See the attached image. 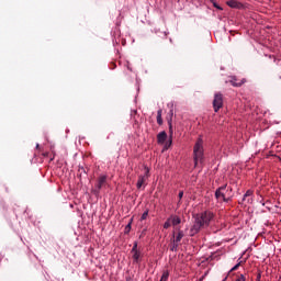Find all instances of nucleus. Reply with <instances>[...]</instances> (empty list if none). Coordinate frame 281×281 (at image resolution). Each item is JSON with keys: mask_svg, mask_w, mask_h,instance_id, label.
<instances>
[{"mask_svg": "<svg viewBox=\"0 0 281 281\" xmlns=\"http://www.w3.org/2000/svg\"><path fill=\"white\" fill-rule=\"evenodd\" d=\"M212 221H214V213L211 211H204L193 215V225L190 229V236H195V234H199L203 227H210Z\"/></svg>", "mask_w": 281, "mask_h": 281, "instance_id": "f257e3e1", "label": "nucleus"}, {"mask_svg": "<svg viewBox=\"0 0 281 281\" xmlns=\"http://www.w3.org/2000/svg\"><path fill=\"white\" fill-rule=\"evenodd\" d=\"M232 192H234V189L227 184H224L216 189L215 199L217 201H223L224 203H229L234 196Z\"/></svg>", "mask_w": 281, "mask_h": 281, "instance_id": "f03ea898", "label": "nucleus"}, {"mask_svg": "<svg viewBox=\"0 0 281 281\" xmlns=\"http://www.w3.org/2000/svg\"><path fill=\"white\" fill-rule=\"evenodd\" d=\"M194 166H199L203 161V139L199 138L193 147Z\"/></svg>", "mask_w": 281, "mask_h": 281, "instance_id": "7ed1b4c3", "label": "nucleus"}, {"mask_svg": "<svg viewBox=\"0 0 281 281\" xmlns=\"http://www.w3.org/2000/svg\"><path fill=\"white\" fill-rule=\"evenodd\" d=\"M213 109L215 113H218V110L223 109V94L216 93L213 100Z\"/></svg>", "mask_w": 281, "mask_h": 281, "instance_id": "20e7f679", "label": "nucleus"}, {"mask_svg": "<svg viewBox=\"0 0 281 281\" xmlns=\"http://www.w3.org/2000/svg\"><path fill=\"white\" fill-rule=\"evenodd\" d=\"M106 186V176H100L97 182V189L94 190V194H100L102 188Z\"/></svg>", "mask_w": 281, "mask_h": 281, "instance_id": "39448f33", "label": "nucleus"}, {"mask_svg": "<svg viewBox=\"0 0 281 281\" xmlns=\"http://www.w3.org/2000/svg\"><path fill=\"white\" fill-rule=\"evenodd\" d=\"M228 82L232 85V87H243L247 82L246 79H237L236 77H231Z\"/></svg>", "mask_w": 281, "mask_h": 281, "instance_id": "423d86ee", "label": "nucleus"}, {"mask_svg": "<svg viewBox=\"0 0 281 281\" xmlns=\"http://www.w3.org/2000/svg\"><path fill=\"white\" fill-rule=\"evenodd\" d=\"M149 172H150V170L146 169L145 175L138 177V181L136 183V188L138 190L142 189V186H144V183H146V179H148Z\"/></svg>", "mask_w": 281, "mask_h": 281, "instance_id": "0eeeda50", "label": "nucleus"}, {"mask_svg": "<svg viewBox=\"0 0 281 281\" xmlns=\"http://www.w3.org/2000/svg\"><path fill=\"white\" fill-rule=\"evenodd\" d=\"M184 236H186V234L183 233V231L178 228V234H177V236H175V234H173V239L172 240L180 244Z\"/></svg>", "mask_w": 281, "mask_h": 281, "instance_id": "6e6552de", "label": "nucleus"}, {"mask_svg": "<svg viewBox=\"0 0 281 281\" xmlns=\"http://www.w3.org/2000/svg\"><path fill=\"white\" fill-rule=\"evenodd\" d=\"M166 139H168V134L166 132H160L157 135V142L158 144H164L166 142Z\"/></svg>", "mask_w": 281, "mask_h": 281, "instance_id": "1a4fd4ad", "label": "nucleus"}, {"mask_svg": "<svg viewBox=\"0 0 281 281\" xmlns=\"http://www.w3.org/2000/svg\"><path fill=\"white\" fill-rule=\"evenodd\" d=\"M169 220L171 221V225H173V227H177V225H181V217L173 215L170 216Z\"/></svg>", "mask_w": 281, "mask_h": 281, "instance_id": "9d476101", "label": "nucleus"}, {"mask_svg": "<svg viewBox=\"0 0 281 281\" xmlns=\"http://www.w3.org/2000/svg\"><path fill=\"white\" fill-rule=\"evenodd\" d=\"M134 263L139 265V262H142V252L137 251V252H133L132 256Z\"/></svg>", "mask_w": 281, "mask_h": 281, "instance_id": "9b49d317", "label": "nucleus"}, {"mask_svg": "<svg viewBox=\"0 0 281 281\" xmlns=\"http://www.w3.org/2000/svg\"><path fill=\"white\" fill-rule=\"evenodd\" d=\"M172 111H170V116L168 117L167 122H168V126H169V135L170 137H172L173 131H172Z\"/></svg>", "mask_w": 281, "mask_h": 281, "instance_id": "f8f14e48", "label": "nucleus"}, {"mask_svg": "<svg viewBox=\"0 0 281 281\" xmlns=\"http://www.w3.org/2000/svg\"><path fill=\"white\" fill-rule=\"evenodd\" d=\"M227 5L229 7V8H240V3L238 2V1H236V0H228L227 2Z\"/></svg>", "mask_w": 281, "mask_h": 281, "instance_id": "ddd939ff", "label": "nucleus"}, {"mask_svg": "<svg viewBox=\"0 0 281 281\" xmlns=\"http://www.w3.org/2000/svg\"><path fill=\"white\" fill-rule=\"evenodd\" d=\"M170 251H179V241H175V239H171Z\"/></svg>", "mask_w": 281, "mask_h": 281, "instance_id": "4468645a", "label": "nucleus"}, {"mask_svg": "<svg viewBox=\"0 0 281 281\" xmlns=\"http://www.w3.org/2000/svg\"><path fill=\"white\" fill-rule=\"evenodd\" d=\"M161 113H162V110L157 111V124H159V126L164 124V119H161Z\"/></svg>", "mask_w": 281, "mask_h": 281, "instance_id": "2eb2a0df", "label": "nucleus"}, {"mask_svg": "<svg viewBox=\"0 0 281 281\" xmlns=\"http://www.w3.org/2000/svg\"><path fill=\"white\" fill-rule=\"evenodd\" d=\"M168 278H170V273L165 271L160 278V281H168Z\"/></svg>", "mask_w": 281, "mask_h": 281, "instance_id": "dca6fc26", "label": "nucleus"}, {"mask_svg": "<svg viewBox=\"0 0 281 281\" xmlns=\"http://www.w3.org/2000/svg\"><path fill=\"white\" fill-rule=\"evenodd\" d=\"M171 225H172V222H171V220H170V217H169V218L165 222V224H164V229H169Z\"/></svg>", "mask_w": 281, "mask_h": 281, "instance_id": "f3484780", "label": "nucleus"}, {"mask_svg": "<svg viewBox=\"0 0 281 281\" xmlns=\"http://www.w3.org/2000/svg\"><path fill=\"white\" fill-rule=\"evenodd\" d=\"M254 194V191L247 190L246 193L244 194L243 201L247 200V196H251Z\"/></svg>", "mask_w": 281, "mask_h": 281, "instance_id": "a211bd4d", "label": "nucleus"}, {"mask_svg": "<svg viewBox=\"0 0 281 281\" xmlns=\"http://www.w3.org/2000/svg\"><path fill=\"white\" fill-rule=\"evenodd\" d=\"M246 280H247V279L245 278V274H239V276H237L236 279L233 280V281H246Z\"/></svg>", "mask_w": 281, "mask_h": 281, "instance_id": "6ab92c4d", "label": "nucleus"}, {"mask_svg": "<svg viewBox=\"0 0 281 281\" xmlns=\"http://www.w3.org/2000/svg\"><path fill=\"white\" fill-rule=\"evenodd\" d=\"M146 218H148V210L143 213L140 221H146Z\"/></svg>", "mask_w": 281, "mask_h": 281, "instance_id": "aec40b11", "label": "nucleus"}, {"mask_svg": "<svg viewBox=\"0 0 281 281\" xmlns=\"http://www.w3.org/2000/svg\"><path fill=\"white\" fill-rule=\"evenodd\" d=\"M137 251H139V250H137V241H135L133 245V248H132V254H135Z\"/></svg>", "mask_w": 281, "mask_h": 281, "instance_id": "412c9836", "label": "nucleus"}, {"mask_svg": "<svg viewBox=\"0 0 281 281\" xmlns=\"http://www.w3.org/2000/svg\"><path fill=\"white\" fill-rule=\"evenodd\" d=\"M131 232V223L126 225L125 227V234H128Z\"/></svg>", "mask_w": 281, "mask_h": 281, "instance_id": "4be33fe9", "label": "nucleus"}, {"mask_svg": "<svg viewBox=\"0 0 281 281\" xmlns=\"http://www.w3.org/2000/svg\"><path fill=\"white\" fill-rule=\"evenodd\" d=\"M238 267H240V263L235 265V266L231 269V271H236V270H238Z\"/></svg>", "mask_w": 281, "mask_h": 281, "instance_id": "5701e85b", "label": "nucleus"}, {"mask_svg": "<svg viewBox=\"0 0 281 281\" xmlns=\"http://www.w3.org/2000/svg\"><path fill=\"white\" fill-rule=\"evenodd\" d=\"M214 8H217V10H223V8H221L218 4H216V2L213 3Z\"/></svg>", "mask_w": 281, "mask_h": 281, "instance_id": "b1692460", "label": "nucleus"}, {"mask_svg": "<svg viewBox=\"0 0 281 281\" xmlns=\"http://www.w3.org/2000/svg\"><path fill=\"white\" fill-rule=\"evenodd\" d=\"M179 199H183V191H180L179 194H178Z\"/></svg>", "mask_w": 281, "mask_h": 281, "instance_id": "393cba45", "label": "nucleus"}, {"mask_svg": "<svg viewBox=\"0 0 281 281\" xmlns=\"http://www.w3.org/2000/svg\"><path fill=\"white\" fill-rule=\"evenodd\" d=\"M260 278H262V274L259 272V273L257 274L256 281H260Z\"/></svg>", "mask_w": 281, "mask_h": 281, "instance_id": "a878e982", "label": "nucleus"}, {"mask_svg": "<svg viewBox=\"0 0 281 281\" xmlns=\"http://www.w3.org/2000/svg\"><path fill=\"white\" fill-rule=\"evenodd\" d=\"M38 147H40V145L37 144V145H36V148H38Z\"/></svg>", "mask_w": 281, "mask_h": 281, "instance_id": "bb28decb", "label": "nucleus"}]
</instances>
